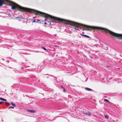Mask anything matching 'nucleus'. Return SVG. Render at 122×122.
<instances>
[{"label": "nucleus", "mask_w": 122, "mask_h": 122, "mask_svg": "<svg viewBox=\"0 0 122 122\" xmlns=\"http://www.w3.org/2000/svg\"><path fill=\"white\" fill-rule=\"evenodd\" d=\"M54 20H57L60 22L67 25L78 28H84L85 30L91 31L92 29L97 30H101L102 31H104L108 34H109V30L104 28L87 25L82 24H80L74 21L67 20L61 18L54 17Z\"/></svg>", "instance_id": "1"}, {"label": "nucleus", "mask_w": 122, "mask_h": 122, "mask_svg": "<svg viewBox=\"0 0 122 122\" xmlns=\"http://www.w3.org/2000/svg\"><path fill=\"white\" fill-rule=\"evenodd\" d=\"M17 10L22 12H28L29 13L36 14L40 16L48 18L50 20H53L54 16L49 14L36 10L24 7L19 5Z\"/></svg>", "instance_id": "2"}, {"label": "nucleus", "mask_w": 122, "mask_h": 122, "mask_svg": "<svg viewBox=\"0 0 122 122\" xmlns=\"http://www.w3.org/2000/svg\"><path fill=\"white\" fill-rule=\"evenodd\" d=\"M109 34H110L112 36L120 40H121L122 41V34L116 33L110 30H109Z\"/></svg>", "instance_id": "3"}, {"label": "nucleus", "mask_w": 122, "mask_h": 122, "mask_svg": "<svg viewBox=\"0 0 122 122\" xmlns=\"http://www.w3.org/2000/svg\"><path fill=\"white\" fill-rule=\"evenodd\" d=\"M6 1L9 4L11 5V9L14 10L17 9V10L19 5L13 2L8 0H6Z\"/></svg>", "instance_id": "4"}, {"label": "nucleus", "mask_w": 122, "mask_h": 122, "mask_svg": "<svg viewBox=\"0 0 122 122\" xmlns=\"http://www.w3.org/2000/svg\"><path fill=\"white\" fill-rule=\"evenodd\" d=\"M4 0L6 1V0H0V6H2L4 4Z\"/></svg>", "instance_id": "5"}, {"label": "nucleus", "mask_w": 122, "mask_h": 122, "mask_svg": "<svg viewBox=\"0 0 122 122\" xmlns=\"http://www.w3.org/2000/svg\"><path fill=\"white\" fill-rule=\"evenodd\" d=\"M27 111L32 113H35L36 112V111L35 110H32L27 109Z\"/></svg>", "instance_id": "6"}, {"label": "nucleus", "mask_w": 122, "mask_h": 122, "mask_svg": "<svg viewBox=\"0 0 122 122\" xmlns=\"http://www.w3.org/2000/svg\"><path fill=\"white\" fill-rule=\"evenodd\" d=\"M85 89L86 90L89 91H91L92 90V89L89 88L88 87H86L85 88Z\"/></svg>", "instance_id": "7"}, {"label": "nucleus", "mask_w": 122, "mask_h": 122, "mask_svg": "<svg viewBox=\"0 0 122 122\" xmlns=\"http://www.w3.org/2000/svg\"><path fill=\"white\" fill-rule=\"evenodd\" d=\"M86 115L89 116L90 115V113L88 111H87L86 113H84Z\"/></svg>", "instance_id": "8"}, {"label": "nucleus", "mask_w": 122, "mask_h": 122, "mask_svg": "<svg viewBox=\"0 0 122 122\" xmlns=\"http://www.w3.org/2000/svg\"><path fill=\"white\" fill-rule=\"evenodd\" d=\"M36 22L37 23H39L40 24L41 23V22L39 20H37L36 19Z\"/></svg>", "instance_id": "9"}, {"label": "nucleus", "mask_w": 122, "mask_h": 122, "mask_svg": "<svg viewBox=\"0 0 122 122\" xmlns=\"http://www.w3.org/2000/svg\"><path fill=\"white\" fill-rule=\"evenodd\" d=\"M83 36L87 38H90V37L89 36L85 35H83Z\"/></svg>", "instance_id": "10"}, {"label": "nucleus", "mask_w": 122, "mask_h": 122, "mask_svg": "<svg viewBox=\"0 0 122 122\" xmlns=\"http://www.w3.org/2000/svg\"><path fill=\"white\" fill-rule=\"evenodd\" d=\"M11 104L14 107H15L16 106L15 105L14 103H12V102H11Z\"/></svg>", "instance_id": "11"}, {"label": "nucleus", "mask_w": 122, "mask_h": 122, "mask_svg": "<svg viewBox=\"0 0 122 122\" xmlns=\"http://www.w3.org/2000/svg\"><path fill=\"white\" fill-rule=\"evenodd\" d=\"M104 101H106V102H109V101H108L107 99H104Z\"/></svg>", "instance_id": "12"}, {"label": "nucleus", "mask_w": 122, "mask_h": 122, "mask_svg": "<svg viewBox=\"0 0 122 122\" xmlns=\"http://www.w3.org/2000/svg\"><path fill=\"white\" fill-rule=\"evenodd\" d=\"M41 48H42V49H44V50L46 51V48H44V47H41Z\"/></svg>", "instance_id": "13"}, {"label": "nucleus", "mask_w": 122, "mask_h": 122, "mask_svg": "<svg viewBox=\"0 0 122 122\" xmlns=\"http://www.w3.org/2000/svg\"><path fill=\"white\" fill-rule=\"evenodd\" d=\"M105 117L106 118H108V116H107L106 115H104Z\"/></svg>", "instance_id": "14"}, {"label": "nucleus", "mask_w": 122, "mask_h": 122, "mask_svg": "<svg viewBox=\"0 0 122 122\" xmlns=\"http://www.w3.org/2000/svg\"><path fill=\"white\" fill-rule=\"evenodd\" d=\"M14 107L13 106H10L9 107V108H12L13 109L14 108Z\"/></svg>", "instance_id": "15"}, {"label": "nucleus", "mask_w": 122, "mask_h": 122, "mask_svg": "<svg viewBox=\"0 0 122 122\" xmlns=\"http://www.w3.org/2000/svg\"><path fill=\"white\" fill-rule=\"evenodd\" d=\"M4 99L2 98L1 97H0V100H1L3 101Z\"/></svg>", "instance_id": "16"}, {"label": "nucleus", "mask_w": 122, "mask_h": 122, "mask_svg": "<svg viewBox=\"0 0 122 122\" xmlns=\"http://www.w3.org/2000/svg\"><path fill=\"white\" fill-rule=\"evenodd\" d=\"M36 22V20H33V21H32V22Z\"/></svg>", "instance_id": "17"}, {"label": "nucleus", "mask_w": 122, "mask_h": 122, "mask_svg": "<svg viewBox=\"0 0 122 122\" xmlns=\"http://www.w3.org/2000/svg\"><path fill=\"white\" fill-rule=\"evenodd\" d=\"M63 91H64V92H65V90H66V89H65V88H63Z\"/></svg>", "instance_id": "18"}, {"label": "nucleus", "mask_w": 122, "mask_h": 122, "mask_svg": "<svg viewBox=\"0 0 122 122\" xmlns=\"http://www.w3.org/2000/svg\"><path fill=\"white\" fill-rule=\"evenodd\" d=\"M3 101L6 102L7 101V100H6L4 99Z\"/></svg>", "instance_id": "19"}, {"label": "nucleus", "mask_w": 122, "mask_h": 122, "mask_svg": "<svg viewBox=\"0 0 122 122\" xmlns=\"http://www.w3.org/2000/svg\"><path fill=\"white\" fill-rule=\"evenodd\" d=\"M3 102H0V104H2V103H3Z\"/></svg>", "instance_id": "20"}, {"label": "nucleus", "mask_w": 122, "mask_h": 122, "mask_svg": "<svg viewBox=\"0 0 122 122\" xmlns=\"http://www.w3.org/2000/svg\"><path fill=\"white\" fill-rule=\"evenodd\" d=\"M75 30H78V29L76 27H75Z\"/></svg>", "instance_id": "21"}, {"label": "nucleus", "mask_w": 122, "mask_h": 122, "mask_svg": "<svg viewBox=\"0 0 122 122\" xmlns=\"http://www.w3.org/2000/svg\"><path fill=\"white\" fill-rule=\"evenodd\" d=\"M8 15H9L10 16H10H11V15H10V14H8Z\"/></svg>", "instance_id": "22"}, {"label": "nucleus", "mask_w": 122, "mask_h": 122, "mask_svg": "<svg viewBox=\"0 0 122 122\" xmlns=\"http://www.w3.org/2000/svg\"><path fill=\"white\" fill-rule=\"evenodd\" d=\"M83 28V31H84V30H85L84 28H83H83Z\"/></svg>", "instance_id": "23"}, {"label": "nucleus", "mask_w": 122, "mask_h": 122, "mask_svg": "<svg viewBox=\"0 0 122 122\" xmlns=\"http://www.w3.org/2000/svg\"><path fill=\"white\" fill-rule=\"evenodd\" d=\"M90 57L92 59H93V57H92V56H90Z\"/></svg>", "instance_id": "24"}, {"label": "nucleus", "mask_w": 122, "mask_h": 122, "mask_svg": "<svg viewBox=\"0 0 122 122\" xmlns=\"http://www.w3.org/2000/svg\"><path fill=\"white\" fill-rule=\"evenodd\" d=\"M61 87L63 89L64 88V87H63V86H61Z\"/></svg>", "instance_id": "25"}, {"label": "nucleus", "mask_w": 122, "mask_h": 122, "mask_svg": "<svg viewBox=\"0 0 122 122\" xmlns=\"http://www.w3.org/2000/svg\"><path fill=\"white\" fill-rule=\"evenodd\" d=\"M44 20H45V21H46V20H46V19H44Z\"/></svg>", "instance_id": "26"}, {"label": "nucleus", "mask_w": 122, "mask_h": 122, "mask_svg": "<svg viewBox=\"0 0 122 122\" xmlns=\"http://www.w3.org/2000/svg\"><path fill=\"white\" fill-rule=\"evenodd\" d=\"M46 24H47V23H46V22H45V23H44V24H45V25H46Z\"/></svg>", "instance_id": "27"}, {"label": "nucleus", "mask_w": 122, "mask_h": 122, "mask_svg": "<svg viewBox=\"0 0 122 122\" xmlns=\"http://www.w3.org/2000/svg\"><path fill=\"white\" fill-rule=\"evenodd\" d=\"M51 23H50V22L49 23V25H51Z\"/></svg>", "instance_id": "28"}, {"label": "nucleus", "mask_w": 122, "mask_h": 122, "mask_svg": "<svg viewBox=\"0 0 122 122\" xmlns=\"http://www.w3.org/2000/svg\"><path fill=\"white\" fill-rule=\"evenodd\" d=\"M80 34L81 35H82V36H83V35H82V34Z\"/></svg>", "instance_id": "29"}, {"label": "nucleus", "mask_w": 122, "mask_h": 122, "mask_svg": "<svg viewBox=\"0 0 122 122\" xmlns=\"http://www.w3.org/2000/svg\"><path fill=\"white\" fill-rule=\"evenodd\" d=\"M28 78L29 79H30V78H31L30 77L29 78Z\"/></svg>", "instance_id": "30"}]
</instances>
